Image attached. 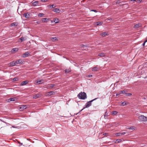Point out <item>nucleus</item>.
Masks as SVG:
<instances>
[{
  "label": "nucleus",
  "instance_id": "f257e3e1",
  "mask_svg": "<svg viewBox=\"0 0 147 147\" xmlns=\"http://www.w3.org/2000/svg\"><path fill=\"white\" fill-rule=\"evenodd\" d=\"M78 96L79 99L85 100L87 98V95L84 92H81L78 95Z\"/></svg>",
  "mask_w": 147,
  "mask_h": 147
},
{
  "label": "nucleus",
  "instance_id": "f03ea898",
  "mask_svg": "<svg viewBox=\"0 0 147 147\" xmlns=\"http://www.w3.org/2000/svg\"><path fill=\"white\" fill-rule=\"evenodd\" d=\"M97 99V98H95L94 99L91 100L87 102L84 105L85 107H84V108L81 110L80 112L81 111L83 110L84 109L86 108H88L91 106L92 105L91 102H92L94 100H96Z\"/></svg>",
  "mask_w": 147,
  "mask_h": 147
},
{
  "label": "nucleus",
  "instance_id": "7ed1b4c3",
  "mask_svg": "<svg viewBox=\"0 0 147 147\" xmlns=\"http://www.w3.org/2000/svg\"><path fill=\"white\" fill-rule=\"evenodd\" d=\"M138 119L140 121H147V117L141 115L138 117Z\"/></svg>",
  "mask_w": 147,
  "mask_h": 147
},
{
  "label": "nucleus",
  "instance_id": "20e7f679",
  "mask_svg": "<svg viewBox=\"0 0 147 147\" xmlns=\"http://www.w3.org/2000/svg\"><path fill=\"white\" fill-rule=\"evenodd\" d=\"M55 85L54 84H49L45 87H44V88H47V89H50L53 88Z\"/></svg>",
  "mask_w": 147,
  "mask_h": 147
},
{
  "label": "nucleus",
  "instance_id": "39448f33",
  "mask_svg": "<svg viewBox=\"0 0 147 147\" xmlns=\"http://www.w3.org/2000/svg\"><path fill=\"white\" fill-rule=\"evenodd\" d=\"M49 20V18H42L41 19V21L42 22H47Z\"/></svg>",
  "mask_w": 147,
  "mask_h": 147
},
{
  "label": "nucleus",
  "instance_id": "423d86ee",
  "mask_svg": "<svg viewBox=\"0 0 147 147\" xmlns=\"http://www.w3.org/2000/svg\"><path fill=\"white\" fill-rule=\"evenodd\" d=\"M26 105H22L20 106L19 107V109L20 111H22L23 110L26 109Z\"/></svg>",
  "mask_w": 147,
  "mask_h": 147
},
{
  "label": "nucleus",
  "instance_id": "0eeeda50",
  "mask_svg": "<svg viewBox=\"0 0 147 147\" xmlns=\"http://www.w3.org/2000/svg\"><path fill=\"white\" fill-rule=\"evenodd\" d=\"M32 4L33 6H36L37 5H39V2L38 1H36L32 3Z\"/></svg>",
  "mask_w": 147,
  "mask_h": 147
},
{
  "label": "nucleus",
  "instance_id": "6e6552de",
  "mask_svg": "<svg viewBox=\"0 0 147 147\" xmlns=\"http://www.w3.org/2000/svg\"><path fill=\"white\" fill-rule=\"evenodd\" d=\"M19 50V48H15L12 49L11 52L12 53H13L18 51Z\"/></svg>",
  "mask_w": 147,
  "mask_h": 147
},
{
  "label": "nucleus",
  "instance_id": "1a4fd4ad",
  "mask_svg": "<svg viewBox=\"0 0 147 147\" xmlns=\"http://www.w3.org/2000/svg\"><path fill=\"white\" fill-rule=\"evenodd\" d=\"M55 94V92L54 91H51L47 92V96H50L52 95H53Z\"/></svg>",
  "mask_w": 147,
  "mask_h": 147
},
{
  "label": "nucleus",
  "instance_id": "9d476101",
  "mask_svg": "<svg viewBox=\"0 0 147 147\" xmlns=\"http://www.w3.org/2000/svg\"><path fill=\"white\" fill-rule=\"evenodd\" d=\"M8 65L10 67H12L14 66H15L14 63V61H13L11 62L9 64H8Z\"/></svg>",
  "mask_w": 147,
  "mask_h": 147
},
{
  "label": "nucleus",
  "instance_id": "9b49d317",
  "mask_svg": "<svg viewBox=\"0 0 147 147\" xmlns=\"http://www.w3.org/2000/svg\"><path fill=\"white\" fill-rule=\"evenodd\" d=\"M127 129H130L133 130H135L136 127L134 126L129 127V126H127L126 128Z\"/></svg>",
  "mask_w": 147,
  "mask_h": 147
},
{
  "label": "nucleus",
  "instance_id": "f8f14e48",
  "mask_svg": "<svg viewBox=\"0 0 147 147\" xmlns=\"http://www.w3.org/2000/svg\"><path fill=\"white\" fill-rule=\"evenodd\" d=\"M28 83V81L27 80H25L22 82L20 85L24 86L26 85Z\"/></svg>",
  "mask_w": 147,
  "mask_h": 147
},
{
  "label": "nucleus",
  "instance_id": "ddd939ff",
  "mask_svg": "<svg viewBox=\"0 0 147 147\" xmlns=\"http://www.w3.org/2000/svg\"><path fill=\"white\" fill-rule=\"evenodd\" d=\"M99 68L98 67V66H96L93 67L92 69V71H97L99 70Z\"/></svg>",
  "mask_w": 147,
  "mask_h": 147
},
{
  "label": "nucleus",
  "instance_id": "4468645a",
  "mask_svg": "<svg viewBox=\"0 0 147 147\" xmlns=\"http://www.w3.org/2000/svg\"><path fill=\"white\" fill-rule=\"evenodd\" d=\"M24 16L26 18H29V15L28 13H25L24 14Z\"/></svg>",
  "mask_w": 147,
  "mask_h": 147
},
{
  "label": "nucleus",
  "instance_id": "2eb2a0df",
  "mask_svg": "<svg viewBox=\"0 0 147 147\" xmlns=\"http://www.w3.org/2000/svg\"><path fill=\"white\" fill-rule=\"evenodd\" d=\"M18 64H22L23 63L24 61L21 59H20L17 60Z\"/></svg>",
  "mask_w": 147,
  "mask_h": 147
},
{
  "label": "nucleus",
  "instance_id": "dca6fc26",
  "mask_svg": "<svg viewBox=\"0 0 147 147\" xmlns=\"http://www.w3.org/2000/svg\"><path fill=\"white\" fill-rule=\"evenodd\" d=\"M29 55V53L28 52H26V53H24L22 57L24 58L26 57H28Z\"/></svg>",
  "mask_w": 147,
  "mask_h": 147
},
{
  "label": "nucleus",
  "instance_id": "f3484780",
  "mask_svg": "<svg viewBox=\"0 0 147 147\" xmlns=\"http://www.w3.org/2000/svg\"><path fill=\"white\" fill-rule=\"evenodd\" d=\"M27 38L26 37H22L20 38L19 39V40H21V42H22L24 40H26V39Z\"/></svg>",
  "mask_w": 147,
  "mask_h": 147
},
{
  "label": "nucleus",
  "instance_id": "a211bd4d",
  "mask_svg": "<svg viewBox=\"0 0 147 147\" xmlns=\"http://www.w3.org/2000/svg\"><path fill=\"white\" fill-rule=\"evenodd\" d=\"M40 96V94H36L34 95L33 96V98L35 99H36Z\"/></svg>",
  "mask_w": 147,
  "mask_h": 147
},
{
  "label": "nucleus",
  "instance_id": "6ab92c4d",
  "mask_svg": "<svg viewBox=\"0 0 147 147\" xmlns=\"http://www.w3.org/2000/svg\"><path fill=\"white\" fill-rule=\"evenodd\" d=\"M108 35L107 32H104L100 34V35L102 37H105Z\"/></svg>",
  "mask_w": 147,
  "mask_h": 147
},
{
  "label": "nucleus",
  "instance_id": "aec40b11",
  "mask_svg": "<svg viewBox=\"0 0 147 147\" xmlns=\"http://www.w3.org/2000/svg\"><path fill=\"white\" fill-rule=\"evenodd\" d=\"M102 22H96L95 24H96V26H100L102 25Z\"/></svg>",
  "mask_w": 147,
  "mask_h": 147
},
{
  "label": "nucleus",
  "instance_id": "412c9836",
  "mask_svg": "<svg viewBox=\"0 0 147 147\" xmlns=\"http://www.w3.org/2000/svg\"><path fill=\"white\" fill-rule=\"evenodd\" d=\"M48 8H54L55 7V6L53 4L52 5H49L48 6Z\"/></svg>",
  "mask_w": 147,
  "mask_h": 147
},
{
  "label": "nucleus",
  "instance_id": "4be33fe9",
  "mask_svg": "<svg viewBox=\"0 0 147 147\" xmlns=\"http://www.w3.org/2000/svg\"><path fill=\"white\" fill-rule=\"evenodd\" d=\"M122 140L120 139H118L116 140V141L115 142V143H120L121 142Z\"/></svg>",
  "mask_w": 147,
  "mask_h": 147
},
{
  "label": "nucleus",
  "instance_id": "5701e85b",
  "mask_svg": "<svg viewBox=\"0 0 147 147\" xmlns=\"http://www.w3.org/2000/svg\"><path fill=\"white\" fill-rule=\"evenodd\" d=\"M98 55L101 57H104L105 56V54L104 53H99Z\"/></svg>",
  "mask_w": 147,
  "mask_h": 147
},
{
  "label": "nucleus",
  "instance_id": "b1692460",
  "mask_svg": "<svg viewBox=\"0 0 147 147\" xmlns=\"http://www.w3.org/2000/svg\"><path fill=\"white\" fill-rule=\"evenodd\" d=\"M53 21L55 23H57L59 22V20L57 18H55L53 20Z\"/></svg>",
  "mask_w": 147,
  "mask_h": 147
},
{
  "label": "nucleus",
  "instance_id": "393cba45",
  "mask_svg": "<svg viewBox=\"0 0 147 147\" xmlns=\"http://www.w3.org/2000/svg\"><path fill=\"white\" fill-rule=\"evenodd\" d=\"M44 15L43 13H39L38 14V16L39 18H41Z\"/></svg>",
  "mask_w": 147,
  "mask_h": 147
},
{
  "label": "nucleus",
  "instance_id": "a878e982",
  "mask_svg": "<svg viewBox=\"0 0 147 147\" xmlns=\"http://www.w3.org/2000/svg\"><path fill=\"white\" fill-rule=\"evenodd\" d=\"M34 21L35 22H34V23L36 24H40L42 23V22L41 21V20L38 21H37L36 20H34Z\"/></svg>",
  "mask_w": 147,
  "mask_h": 147
},
{
  "label": "nucleus",
  "instance_id": "bb28decb",
  "mask_svg": "<svg viewBox=\"0 0 147 147\" xmlns=\"http://www.w3.org/2000/svg\"><path fill=\"white\" fill-rule=\"evenodd\" d=\"M118 113V112L116 111H114L111 112V114L112 115H117Z\"/></svg>",
  "mask_w": 147,
  "mask_h": 147
},
{
  "label": "nucleus",
  "instance_id": "cd10ccee",
  "mask_svg": "<svg viewBox=\"0 0 147 147\" xmlns=\"http://www.w3.org/2000/svg\"><path fill=\"white\" fill-rule=\"evenodd\" d=\"M16 99V98H9V100H9V102L11 101H15Z\"/></svg>",
  "mask_w": 147,
  "mask_h": 147
},
{
  "label": "nucleus",
  "instance_id": "c85d7f7f",
  "mask_svg": "<svg viewBox=\"0 0 147 147\" xmlns=\"http://www.w3.org/2000/svg\"><path fill=\"white\" fill-rule=\"evenodd\" d=\"M65 73H68L71 71V70L70 69H67L65 70Z\"/></svg>",
  "mask_w": 147,
  "mask_h": 147
},
{
  "label": "nucleus",
  "instance_id": "c756f323",
  "mask_svg": "<svg viewBox=\"0 0 147 147\" xmlns=\"http://www.w3.org/2000/svg\"><path fill=\"white\" fill-rule=\"evenodd\" d=\"M140 27L139 25L138 24H137L135 25L134 26V28H138Z\"/></svg>",
  "mask_w": 147,
  "mask_h": 147
},
{
  "label": "nucleus",
  "instance_id": "7c9ffc66",
  "mask_svg": "<svg viewBox=\"0 0 147 147\" xmlns=\"http://www.w3.org/2000/svg\"><path fill=\"white\" fill-rule=\"evenodd\" d=\"M54 12L57 13H59L60 12V10H53Z\"/></svg>",
  "mask_w": 147,
  "mask_h": 147
},
{
  "label": "nucleus",
  "instance_id": "2f4dec72",
  "mask_svg": "<svg viewBox=\"0 0 147 147\" xmlns=\"http://www.w3.org/2000/svg\"><path fill=\"white\" fill-rule=\"evenodd\" d=\"M106 20L107 22H110V21H111L112 20V18H107L106 19Z\"/></svg>",
  "mask_w": 147,
  "mask_h": 147
},
{
  "label": "nucleus",
  "instance_id": "473e14b6",
  "mask_svg": "<svg viewBox=\"0 0 147 147\" xmlns=\"http://www.w3.org/2000/svg\"><path fill=\"white\" fill-rule=\"evenodd\" d=\"M127 105V104L126 102H124L122 103L121 105L124 106Z\"/></svg>",
  "mask_w": 147,
  "mask_h": 147
},
{
  "label": "nucleus",
  "instance_id": "72a5a7b5",
  "mask_svg": "<svg viewBox=\"0 0 147 147\" xmlns=\"http://www.w3.org/2000/svg\"><path fill=\"white\" fill-rule=\"evenodd\" d=\"M43 81V80H40L39 81H37L36 82V83H37L38 84H40V83L39 82H42Z\"/></svg>",
  "mask_w": 147,
  "mask_h": 147
},
{
  "label": "nucleus",
  "instance_id": "f704fd0d",
  "mask_svg": "<svg viewBox=\"0 0 147 147\" xmlns=\"http://www.w3.org/2000/svg\"><path fill=\"white\" fill-rule=\"evenodd\" d=\"M125 94H126V96H129L132 95L131 94V93H125Z\"/></svg>",
  "mask_w": 147,
  "mask_h": 147
},
{
  "label": "nucleus",
  "instance_id": "c9c22d12",
  "mask_svg": "<svg viewBox=\"0 0 147 147\" xmlns=\"http://www.w3.org/2000/svg\"><path fill=\"white\" fill-rule=\"evenodd\" d=\"M11 26H17V25L16 24V23H13L11 24Z\"/></svg>",
  "mask_w": 147,
  "mask_h": 147
},
{
  "label": "nucleus",
  "instance_id": "e433bc0d",
  "mask_svg": "<svg viewBox=\"0 0 147 147\" xmlns=\"http://www.w3.org/2000/svg\"><path fill=\"white\" fill-rule=\"evenodd\" d=\"M116 135L117 136H121V133H117L116 134Z\"/></svg>",
  "mask_w": 147,
  "mask_h": 147
},
{
  "label": "nucleus",
  "instance_id": "4c0bfd02",
  "mask_svg": "<svg viewBox=\"0 0 147 147\" xmlns=\"http://www.w3.org/2000/svg\"><path fill=\"white\" fill-rule=\"evenodd\" d=\"M121 91H120L119 92H117V93H116V96H119V95L121 94Z\"/></svg>",
  "mask_w": 147,
  "mask_h": 147
},
{
  "label": "nucleus",
  "instance_id": "58836bf2",
  "mask_svg": "<svg viewBox=\"0 0 147 147\" xmlns=\"http://www.w3.org/2000/svg\"><path fill=\"white\" fill-rule=\"evenodd\" d=\"M107 112H105V114L104 115V118L105 119L107 118Z\"/></svg>",
  "mask_w": 147,
  "mask_h": 147
},
{
  "label": "nucleus",
  "instance_id": "ea45409f",
  "mask_svg": "<svg viewBox=\"0 0 147 147\" xmlns=\"http://www.w3.org/2000/svg\"><path fill=\"white\" fill-rule=\"evenodd\" d=\"M142 1V0H136V2L137 3H140Z\"/></svg>",
  "mask_w": 147,
  "mask_h": 147
},
{
  "label": "nucleus",
  "instance_id": "a19ab883",
  "mask_svg": "<svg viewBox=\"0 0 147 147\" xmlns=\"http://www.w3.org/2000/svg\"><path fill=\"white\" fill-rule=\"evenodd\" d=\"M56 39L57 38L56 37H53L52 38V40L53 41L56 40Z\"/></svg>",
  "mask_w": 147,
  "mask_h": 147
},
{
  "label": "nucleus",
  "instance_id": "79ce46f5",
  "mask_svg": "<svg viewBox=\"0 0 147 147\" xmlns=\"http://www.w3.org/2000/svg\"><path fill=\"white\" fill-rule=\"evenodd\" d=\"M121 94H125V92L124 90L120 91Z\"/></svg>",
  "mask_w": 147,
  "mask_h": 147
},
{
  "label": "nucleus",
  "instance_id": "37998d69",
  "mask_svg": "<svg viewBox=\"0 0 147 147\" xmlns=\"http://www.w3.org/2000/svg\"><path fill=\"white\" fill-rule=\"evenodd\" d=\"M13 80L14 81H17V80H18V78H14L13 79Z\"/></svg>",
  "mask_w": 147,
  "mask_h": 147
},
{
  "label": "nucleus",
  "instance_id": "c03bdc74",
  "mask_svg": "<svg viewBox=\"0 0 147 147\" xmlns=\"http://www.w3.org/2000/svg\"><path fill=\"white\" fill-rule=\"evenodd\" d=\"M40 1L42 2H46L47 1V0H41Z\"/></svg>",
  "mask_w": 147,
  "mask_h": 147
},
{
  "label": "nucleus",
  "instance_id": "a18cd8bd",
  "mask_svg": "<svg viewBox=\"0 0 147 147\" xmlns=\"http://www.w3.org/2000/svg\"><path fill=\"white\" fill-rule=\"evenodd\" d=\"M90 11H93L95 12H97V11L96 10H91Z\"/></svg>",
  "mask_w": 147,
  "mask_h": 147
},
{
  "label": "nucleus",
  "instance_id": "49530a36",
  "mask_svg": "<svg viewBox=\"0 0 147 147\" xmlns=\"http://www.w3.org/2000/svg\"><path fill=\"white\" fill-rule=\"evenodd\" d=\"M81 47V48H84V47H85V45H80Z\"/></svg>",
  "mask_w": 147,
  "mask_h": 147
},
{
  "label": "nucleus",
  "instance_id": "de8ad7c7",
  "mask_svg": "<svg viewBox=\"0 0 147 147\" xmlns=\"http://www.w3.org/2000/svg\"><path fill=\"white\" fill-rule=\"evenodd\" d=\"M121 133V135H124L126 133H125V132H123Z\"/></svg>",
  "mask_w": 147,
  "mask_h": 147
},
{
  "label": "nucleus",
  "instance_id": "09e8293b",
  "mask_svg": "<svg viewBox=\"0 0 147 147\" xmlns=\"http://www.w3.org/2000/svg\"><path fill=\"white\" fill-rule=\"evenodd\" d=\"M14 63L15 65H16L17 64H18L17 61H14Z\"/></svg>",
  "mask_w": 147,
  "mask_h": 147
},
{
  "label": "nucleus",
  "instance_id": "8fccbe9b",
  "mask_svg": "<svg viewBox=\"0 0 147 147\" xmlns=\"http://www.w3.org/2000/svg\"><path fill=\"white\" fill-rule=\"evenodd\" d=\"M88 77L89 78H91L92 77V75H89Z\"/></svg>",
  "mask_w": 147,
  "mask_h": 147
},
{
  "label": "nucleus",
  "instance_id": "3c124183",
  "mask_svg": "<svg viewBox=\"0 0 147 147\" xmlns=\"http://www.w3.org/2000/svg\"><path fill=\"white\" fill-rule=\"evenodd\" d=\"M130 1L134 2V1H136V0H130Z\"/></svg>",
  "mask_w": 147,
  "mask_h": 147
},
{
  "label": "nucleus",
  "instance_id": "603ef678",
  "mask_svg": "<svg viewBox=\"0 0 147 147\" xmlns=\"http://www.w3.org/2000/svg\"><path fill=\"white\" fill-rule=\"evenodd\" d=\"M107 133H104L103 134V135L105 136V135H107Z\"/></svg>",
  "mask_w": 147,
  "mask_h": 147
},
{
  "label": "nucleus",
  "instance_id": "864d4df0",
  "mask_svg": "<svg viewBox=\"0 0 147 147\" xmlns=\"http://www.w3.org/2000/svg\"><path fill=\"white\" fill-rule=\"evenodd\" d=\"M145 43L144 42L142 44V46H144L145 44Z\"/></svg>",
  "mask_w": 147,
  "mask_h": 147
},
{
  "label": "nucleus",
  "instance_id": "5fc2aeb1",
  "mask_svg": "<svg viewBox=\"0 0 147 147\" xmlns=\"http://www.w3.org/2000/svg\"><path fill=\"white\" fill-rule=\"evenodd\" d=\"M146 42H147V40H146L144 42L145 43H146Z\"/></svg>",
  "mask_w": 147,
  "mask_h": 147
},
{
  "label": "nucleus",
  "instance_id": "6e6d98bb",
  "mask_svg": "<svg viewBox=\"0 0 147 147\" xmlns=\"http://www.w3.org/2000/svg\"><path fill=\"white\" fill-rule=\"evenodd\" d=\"M58 9L57 8H55L54 9Z\"/></svg>",
  "mask_w": 147,
  "mask_h": 147
},
{
  "label": "nucleus",
  "instance_id": "4d7b16f0",
  "mask_svg": "<svg viewBox=\"0 0 147 147\" xmlns=\"http://www.w3.org/2000/svg\"><path fill=\"white\" fill-rule=\"evenodd\" d=\"M44 88V90H46L47 89V88Z\"/></svg>",
  "mask_w": 147,
  "mask_h": 147
},
{
  "label": "nucleus",
  "instance_id": "13d9d810",
  "mask_svg": "<svg viewBox=\"0 0 147 147\" xmlns=\"http://www.w3.org/2000/svg\"><path fill=\"white\" fill-rule=\"evenodd\" d=\"M9 100H9V99H8V101L9 102Z\"/></svg>",
  "mask_w": 147,
  "mask_h": 147
},
{
  "label": "nucleus",
  "instance_id": "bf43d9fd",
  "mask_svg": "<svg viewBox=\"0 0 147 147\" xmlns=\"http://www.w3.org/2000/svg\"><path fill=\"white\" fill-rule=\"evenodd\" d=\"M144 99H145V98H146L144 97Z\"/></svg>",
  "mask_w": 147,
  "mask_h": 147
},
{
  "label": "nucleus",
  "instance_id": "052dcab7",
  "mask_svg": "<svg viewBox=\"0 0 147 147\" xmlns=\"http://www.w3.org/2000/svg\"><path fill=\"white\" fill-rule=\"evenodd\" d=\"M79 113H77L76 114V115H77V114H78Z\"/></svg>",
  "mask_w": 147,
  "mask_h": 147
},
{
  "label": "nucleus",
  "instance_id": "680f3d73",
  "mask_svg": "<svg viewBox=\"0 0 147 147\" xmlns=\"http://www.w3.org/2000/svg\"><path fill=\"white\" fill-rule=\"evenodd\" d=\"M1 120V119H0V120Z\"/></svg>",
  "mask_w": 147,
  "mask_h": 147
}]
</instances>
